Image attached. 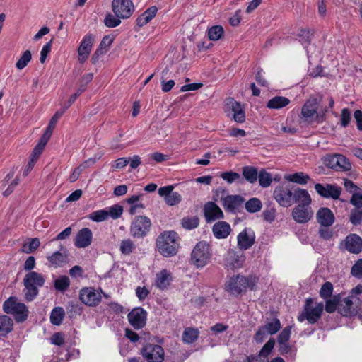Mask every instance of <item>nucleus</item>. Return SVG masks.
I'll list each match as a JSON object with an SVG mask.
<instances>
[{
  "instance_id": "nucleus-1",
  "label": "nucleus",
  "mask_w": 362,
  "mask_h": 362,
  "mask_svg": "<svg viewBox=\"0 0 362 362\" xmlns=\"http://www.w3.org/2000/svg\"><path fill=\"white\" fill-rule=\"evenodd\" d=\"M259 278L255 275H233L229 278L226 285V290L230 294L238 296L245 293L247 291L257 290Z\"/></svg>"
},
{
  "instance_id": "nucleus-2",
  "label": "nucleus",
  "mask_w": 362,
  "mask_h": 362,
  "mask_svg": "<svg viewBox=\"0 0 362 362\" xmlns=\"http://www.w3.org/2000/svg\"><path fill=\"white\" fill-rule=\"evenodd\" d=\"M178 235L175 231L161 233L156 240L159 252L164 257H172L177 254L179 248Z\"/></svg>"
},
{
  "instance_id": "nucleus-3",
  "label": "nucleus",
  "mask_w": 362,
  "mask_h": 362,
  "mask_svg": "<svg viewBox=\"0 0 362 362\" xmlns=\"http://www.w3.org/2000/svg\"><path fill=\"white\" fill-rule=\"evenodd\" d=\"M45 282L43 275L36 272H28L23 279V293L27 301H33L38 295V288Z\"/></svg>"
},
{
  "instance_id": "nucleus-4",
  "label": "nucleus",
  "mask_w": 362,
  "mask_h": 362,
  "mask_svg": "<svg viewBox=\"0 0 362 362\" xmlns=\"http://www.w3.org/2000/svg\"><path fill=\"white\" fill-rule=\"evenodd\" d=\"M212 257L210 245L205 241L198 242L191 253V262L197 268H203Z\"/></svg>"
},
{
  "instance_id": "nucleus-5",
  "label": "nucleus",
  "mask_w": 362,
  "mask_h": 362,
  "mask_svg": "<svg viewBox=\"0 0 362 362\" xmlns=\"http://www.w3.org/2000/svg\"><path fill=\"white\" fill-rule=\"evenodd\" d=\"M314 299L308 298L305 300L303 311L298 316V320L303 322L306 320L310 324L316 323L322 317L324 310L323 303H317L313 306Z\"/></svg>"
},
{
  "instance_id": "nucleus-6",
  "label": "nucleus",
  "mask_w": 362,
  "mask_h": 362,
  "mask_svg": "<svg viewBox=\"0 0 362 362\" xmlns=\"http://www.w3.org/2000/svg\"><path fill=\"white\" fill-rule=\"evenodd\" d=\"M3 310L7 314L14 316L18 322H24L28 314V310L25 304L19 303L15 297H10L3 304Z\"/></svg>"
},
{
  "instance_id": "nucleus-7",
  "label": "nucleus",
  "mask_w": 362,
  "mask_h": 362,
  "mask_svg": "<svg viewBox=\"0 0 362 362\" xmlns=\"http://www.w3.org/2000/svg\"><path fill=\"white\" fill-rule=\"evenodd\" d=\"M319 101L317 98L311 97L302 107L301 115L309 122L314 120L322 122L325 120V112H317Z\"/></svg>"
},
{
  "instance_id": "nucleus-8",
  "label": "nucleus",
  "mask_w": 362,
  "mask_h": 362,
  "mask_svg": "<svg viewBox=\"0 0 362 362\" xmlns=\"http://www.w3.org/2000/svg\"><path fill=\"white\" fill-rule=\"evenodd\" d=\"M323 163L336 171H349L351 169L349 160L341 154H327L324 157Z\"/></svg>"
},
{
  "instance_id": "nucleus-9",
  "label": "nucleus",
  "mask_w": 362,
  "mask_h": 362,
  "mask_svg": "<svg viewBox=\"0 0 362 362\" xmlns=\"http://www.w3.org/2000/svg\"><path fill=\"white\" fill-rule=\"evenodd\" d=\"M151 226L150 218L145 216H137L131 223L130 234L134 238H144L150 230Z\"/></svg>"
},
{
  "instance_id": "nucleus-10",
  "label": "nucleus",
  "mask_w": 362,
  "mask_h": 362,
  "mask_svg": "<svg viewBox=\"0 0 362 362\" xmlns=\"http://www.w3.org/2000/svg\"><path fill=\"white\" fill-rule=\"evenodd\" d=\"M245 255L243 251L230 249L223 257V265L228 269H238L243 267Z\"/></svg>"
},
{
  "instance_id": "nucleus-11",
  "label": "nucleus",
  "mask_w": 362,
  "mask_h": 362,
  "mask_svg": "<svg viewBox=\"0 0 362 362\" xmlns=\"http://www.w3.org/2000/svg\"><path fill=\"white\" fill-rule=\"evenodd\" d=\"M79 299L86 305L95 307L102 300V290L93 287H85L79 291Z\"/></svg>"
},
{
  "instance_id": "nucleus-12",
  "label": "nucleus",
  "mask_w": 362,
  "mask_h": 362,
  "mask_svg": "<svg viewBox=\"0 0 362 362\" xmlns=\"http://www.w3.org/2000/svg\"><path fill=\"white\" fill-rule=\"evenodd\" d=\"M274 197L282 206L288 207L293 203L292 187L288 182H284L274 191Z\"/></svg>"
},
{
  "instance_id": "nucleus-13",
  "label": "nucleus",
  "mask_w": 362,
  "mask_h": 362,
  "mask_svg": "<svg viewBox=\"0 0 362 362\" xmlns=\"http://www.w3.org/2000/svg\"><path fill=\"white\" fill-rule=\"evenodd\" d=\"M112 8L114 13L122 19L129 18L135 10L131 0H112Z\"/></svg>"
},
{
  "instance_id": "nucleus-14",
  "label": "nucleus",
  "mask_w": 362,
  "mask_h": 362,
  "mask_svg": "<svg viewBox=\"0 0 362 362\" xmlns=\"http://www.w3.org/2000/svg\"><path fill=\"white\" fill-rule=\"evenodd\" d=\"M141 352L148 362H163L164 360V350L159 345L147 344Z\"/></svg>"
},
{
  "instance_id": "nucleus-15",
  "label": "nucleus",
  "mask_w": 362,
  "mask_h": 362,
  "mask_svg": "<svg viewBox=\"0 0 362 362\" xmlns=\"http://www.w3.org/2000/svg\"><path fill=\"white\" fill-rule=\"evenodd\" d=\"M147 313L141 307L135 308L128 314L129 324L136 329L143 328L146 322Z\"/></svg>"
},
{
  "instance_id": "nucleus-16",
  "label": "nucleus",
  "mask_w": 362,
  "mask_h": 362,
  "mask_svg": "<svg viewBox=\"0 0 362 362\" xmlns=\"http://www.w3.org/2000/svg\"><path fill=\"white\" fill-rule=\"evenodd\" d=\"M281 328V323L279 319H273L272 320L267 322L264 326H262L257 330L255 339L257 342H262L266 334H274Z\"/></svg>"
},
{
  "instance_id": "nucleus-17",
  "label": "nucleus",
  "mask_w": 362,
  "mask_h": 362,
  "mask_svg": "<svg viewBox=\"0 0 362 362\" xmlns=\"http://www.w3.org/2000/svg\"><path fill=\"white\" fill-rule=\"evenodd\" d=\"M237 245L239 250L243 251L250 248L255 242V234L252 229L246 228L237 236Z\"/></svg>"
},
{
  "instance_id": "nucleus-18",
  "label": "nucleus",
  "mask_w": 362,
  "mask_h": 362,
  "mask_svg": "<svg viewBox=\"0 0 362 362\" xmlns=\"http://www.w3.org/2000/svg\"><path fill=\"white\" fill-rule=\"evenodd\" d=\"M95 36L91 33L86 34L82 39L78 49V61L83 63L91 52Z\"/></svg>"
},
{
  "instance_id": "nucleus-19",
  "label": "nucleus",
  "mask_w": 362,
  "mask_h": 362,
  "mask_svg": "<svg viewBox=\"0 0 362 362\" xmlns=\"http://www.w3.org/2000/svg\"><path fill=\"white\" fill-rule=\"evenodd\" d=\"M315 189L317 194L324 198H332L333 199H337L341 192V188L339 186L327 184L323 185L320 183L315 185Z\"/></svg>"
},
{
  "instance_id": "nucleus-20",
  "label": "nucleus",
  "mask_w": 362,
  "mask_h": 362,
  "mask_svg": "<svg viewBox=\"0 0 362 362\" xmlns=\"http://www.w3.org/2000/svg\"><path fill=\"white\" fill-rule=\"evenodd\" d=\"M174 188V185H168L158 189V194L164 198L165 203L168 206H175L182 199V197L178 192H173Z\"/></svg>"
},
{
  "instance_id": "nucleus-21",
  "label": "nucleus",
  "mask_w": 362,
  "mask_h": 362,
  "mask_svg": "<svg viewBox=\"0 0 362 362\" xmlns=\"http://www.w3.org/2000/svg\"><path fill=\"white\" fill-rule=\"evenodd\" d=\"M345 249L352 254H359L362 251V238L357 234L348 235L344 240Z\"/></svg>"
},
{
  "instance_id": "nucleus-22",
  "label": "nucleus",
  "mask_w": 362,
  "mask_h": 362,
  "mask_svg": "<svg viewBox=\"0 0 362 362\" xmlns=\"http://www.w3.org/2000/svg\"><path fill=\"white\" fill-rule=\"evenodd\" d=\"M49 266L54 268L61 267L69 262L68 252L62 246L60 251H57L47 257Z\"/></svg>"
},
{
  "instance_id": "nucleus-23",
  "label": "nucleus",
  "mask_w": 362,
  "mask_h": 362,
  "mask_svg": "<svg viewBox=\"0 0 362 362\" xmlns=\"http://www.w3.org/2000/svg\"><path fill=\"white\" fill-rule=\"evenodd\" d=\"M204 214L207 223L223 218V213L220 207L213 202H209L204 206Z\"/></svg>"
},
{
  "instance_id": "nucleus-24",
  "label": "nucleus",
  "mask_w": 362,
  "mask_h": 362,
  "mask_svg": "<svg viewBox=\"0 0 362 362\" xmlns=\"http://www.w3.org/2000/svg\"><path fill=\"white\" fill-rule=\"evenodd\" d=\"M93 239V233L90 228H83L76 234L74 240V245L78 248H86L88 247Z\"/></svg>"
},
{
  "instance_id": "nucleus-25",
  "label": "nucleus",
  "mask_w": 362,
  "mask_h": 362,
  "mask_svg": "<svg viewBox=\"0 0 362 362\" xmlns=\"http://www.w3.org/2000/svg\"><path fill=\"white\" fill-rule=\"evenodd\" d=\"M316 218L317 222L322 227H329L334 222V216L332 211L327 207L320 208L317 214Z\"/></svg>"
},
{
  "instance_id": "nucleus-26",
  "label": "nucleus",
  "mask_w": 362,
  "mask_h": 362,
  "mask_svg": "<svg viewBox=\"0 0 362 362\" xmlns=\"http://www.w3.org/2000/svg\"><path fill=\"white\" fill-rule=\"evenodd\" d=\"M243 202L244 198L240 195H228L222 199L223 207L230 211L238 209Z\"/></svg>"
},
{
  "instance_id": "nucleus-27",
  "label": "nucleus",
  "mask_w": 362,
  "mask_h": 362,
  "mask_svg": "<svg viewBox=\"0 0 362 362\" xmlns=\"http://www.w3.org/2000/svg\"><path fill=\"white\" fill-rule=\"evenodd\" d=\"M313 211L311 206H296V222L308 223L313 217Z\"/></svg>"
},
{
  "instance_id": "nucleus-28",
  "label": "nucleus",
  "mask_w": 362,
  "mask_h": 362,
  "mask_svg": "<svg viewBox=\"0 0 362 362\" xmlns=\"http://www.w3.org/2000/svg\"><path fill=\"white\" fill-rule=\"evenodd\" d=\"M353 300L349 295L348 297L341 300L340 299V304L339 305V313L343 316H354L356 315V310L354 309Z\"/></svg>"
},
{
  "instance_id": "nucleus-29",
  "label": "nucleus",
  "mask_w": 362,
  "mask_h": 362,
  "mask_svg": "<svg viewBox=\"0 0 362 362\" xmlns=\"http://www.w3.org/2000/svg\"><path fill=\"white\" fill-rule=\"evenodd\" d=\"M212 231L216 238L224 239L229 235L231 228L230 224L227 222L218 221L214 225Z\"/></svg>"
},
{
  "instance_id": "nucleus-30",
  "label": "nucleus",
  "mask_w": 362,
  "mask_h": 362,
  "mask_svg": "<svg viewBox=\"0 0 362 362\" xmlns=\"http://www.w3.org/2000/svg\"><path fill=\"white\" fill-rule=\"evenodd\" d=\"M228 105L233 112V119L238 123H243L245 121V113L243 105L233 99H230Z\"/></svg>"
},
{
  "instance_id": "nucleus-31",
  "label": "nucleus",
  "mask_w": 362,
  "mask_h": 362,
  "mask_svg": "<svg viewBox=\"0 0 362 362\" xmlns=\"http://www.w3.org/2000/svg\"><path fill=\"white\" fill-rule=\"evenodd\" d=\"M171 281V273L167 269H163L156 274L155 285L157 288L163 290L170 285Z\"/></svg>"
},
{
  "instance_id": "nucleus-32",
  "label": "nucleus",
  "mask_w": 362,
  "mask_h": 362,
  "mask_svg": "<svg viewBox=\"0 0 362 362\" xmlns=\"http://www.w3.org/2000/svg\"><path fill=\"white\" fill-rule=\"evenodd\" d=\"M158 8L156 6H153L146 10L141 15H140L136 21V25L139 27H143L148 23L156 15Z\"/></svg>"
},
{
  "instance_id": "nucleus-33",
  "label": "nucleus",
  "mask_w": 362,
  "mask_h": 362,
  "mask_svg": "<svg viewBox=\"0 0 362 362\" xmlns=\"http://www.w3.org/2000/svg\"><path fill=\"white\" fill-rule=\"evenodd\" d=\"M311 197L306 189L296 188V206H310Z\"/></svg>"
},
{
  "instance_id": "nucleus-34",
  "label": "nucleus",
  "mask_w": 362,
  "mask_h": 362,
  "mask_svg": "<svg viewBox=\"0 0 362 362\" xmlns=\"http://www.w3.org/2000/svg\"><path fill=\"white\" fill-rule=\"evenodd\" d=\"M290 102V100L286 97L275 96L267 102L266 106L269 109L279 110L287 106Z\"/></svg>"
},
{
  "instance_id": "nucleus-35",
  "label": "nucleus",
  "mask_w": 362,
  "mask_h": 362,
  "mask_svg": "<svg viewBox=\"0 0 362 362\" xmlns=\"http://www.w3.org/2000/svg\"><path fill=\"white\" fill-rule=\"evenodd\" d=\"M314 31L310 28H302L297 35L298 41L301 45L307 48L311 42Z\"/></svg>"
},
{
  "instance_id": "nucleus-36",
  "label": "nucleus",
  "mask_w": 362,
  "mask_h": 362,
  "mask_svg": "<svg viewBox=\"0 0 362 362\" xmlns=\"http://www.w3.org/2000/svg\"><path fill=\"white\" fill-rule=\"evenodd\" d=\"M13 320L7 315L0 316V336L5 337L13 330Z\"/></svg>"
},
{
  "instance_id": "nucleus-37",
  "label": "nucleus",
  "mask_w": 362,
  "mask_h": 362,
  "mask_svg": "<svg viewBox=\"0 0 362 362\" xmlns=\"http://www.w3.org/2000/svg\"><path fill=\"white\" fill-rule=\"evenodd\" d=\"M291 334L290 329L285 328L279 334L278 337V343L279 344V351L281 353L287 352L288 351V346L287 341L289 339Z\"/></svg>"
},
{
  "instance_id": "nucleus-38",
  "label": "nucleus",
  "mask_w": 362,
  "mask_h": 362,
  "mask_svg": "<svg viewBox=\"0 0 362 362\" xmlns=\"http://www.w3.org/2000/svg\"><path fill=\"white\" fill-rule=\"evenodd\" d=\"M341 294H337L332 298L325 300V310L328 313H332L336 310L339 311V305L340 304Z\"/></svg>"
},
{
  "instance_id": "nucleus-39",
  "label": "nucleus",
  "mask_w": 362,
  "mask_h": 362,
  "mask_svg": "<svg viewBox=\"0 0 362 362\" xmlns=\"http://www.w3.org/2000/svg\"><path fill=\"white\" fill-rule=\"evenodd\" d=\"M65 316V312L63 308H54L50 314V322L54 325H59L62 324Z\"/></svg>"
},
{
  "instance_id": "nucleus-40",
  "label": "nucleus",
  "mask_w": 362,
  "mask_h": 362,
  "mask_svg": "<svg viewBox=\"0 0 362 362\" xmlns=\"http://www.w3.org/2000/svg\"><path fill=\"white\" fill-rule=\"evenodd\" d=\"M257 169L252 166H246L243 168V175L250 183H255L258 177Z\"/></svg>"
},
{
  "instance_id": "nucleus-41",
  "label": "nucleus",
  "mask_w": 362,
  "mask_h": 362,
  "mask_svg": "<svg viewBox=\"0 0 362 362\" xmlns=\"http://www.w3.org/2000/svg\"><path fill=\"white\" fill-rule=\"evenodd\" d=\"M245 207L249 213H256L262 209V203L259 199L252 197L245 202Z\"/></svg>"
},
{
  "instance_id": "nucleus-42",
  "label": "nucleus",
  "mask_w": 362,
  "mask_h": 362,
  "mask_svg": "<svg viewBox=\"0 0 362 362\" xmlns=\"http://www.w3.org/2000/svg\"><path fill=\"white\" fill-rule=\"evenodd\" d=\"M136 249V245L130 238L124 239L121 241L119 251L124 255H129Z\"/></svg>"
},
{
  "instance_id": "nucleus-43",
  "label": "nucleus",
  "mask_w": 362,
  "mask_h": 362,
  "mask_svg": "<svg viewBox=\"0 0 362 362\" xmlns=\"http://www.w3.org/2000/svg\"><path fill=\"white\" fill-rule=\"evenodd\" d=\"M199 331L194 328H187L182 334V340L186 344H192L199 337Z\"/></svg>"
},
{
  "instance_id": "nucleus-44",
  "label": "nucleus",
  "mask_w": 362,
  "mask_h": 362,
  "mask_svg": "<svg viewBox=\"0 0 362 362\" xmlns=\"http://www.w3.org/2000/svg\"><path fill=\"white\" fill-rule=\"evenodd\" d=\"M70 286V279L67 276H60L54 281V286L58 291L64 293Z\"/></svg>"
},
{
  "instance_id": "nucleus-45",
  "label": "nucleus",
  "mask_w": 362,
  "mask_h": 362,
  "mask_svg": "<svg viewBox=\"0 0 362 362\" xmlns=\"http://www.w3.org/2000/svg\"><path fill=\"white\" fill-rule=\"evenodd\" d=\"M257 179L259 185L263 188L270 186L272 182V175L264 169H262L259 172Z\"/></svg>"
},
{
  "instance_id": "nucleus-46",
  "label": "nucleus",
  "mask_w": 362,
  "mask_h": 362,
  "mask_svg": "<svg viewBox=\"0 0 362 362\" xmlns=\"http://www.w3.org/2000/svg\"><path fill=\"white\" fill-rule=\"evenodd\" d=\"M207 34L209 40L216 41L223 37L224 30L221 25H214L208 30Z\"/></svg>"
},
{
  "instance_id": "nucleus-47",
  "label": "nucleus",
  "mask_w": 362,
  "mask_h": 362,
  "mask_svg": "<svg viewBox=\"0 0 362 362\" xmlns=\"http://www.w3.org/2000/svg\"><path fill=\"white\" fill-rule=\"evenodd\" d=\"M199 222L197 216H187L181 220V225L186 230H192L199 226Z\"/></svg>"
},
{
  "instance_id": "nucleus-48",
  "label": "nucleus",
  "mask_w": 362,
  "mask_h": 362,
  "mask_svg": "<svg viewBox=\"0 0 362 362\" xmlns=\"http://www.w3.org/2000/svg\"><path fill=\"white\" fill-rule=\"evenodd\" d=\"M275 345V341L274 339H270L262 348L259 351L258 356L257 357V360H262V358H268V356L270 354L272 351L274 346Z\"/></svg>"
},
{
  "instance_id": "nucleus-49",
  "label": "nucleus",
  "mask_w": 362,
  "mask_h": 362,
  "mask_svg": "<svg viewBox=\"0 0 362 362\" xmlns=\"http://www.w3.org/2000/svg\"><path fill=\"white\" fill-rule=\"evenodd\" d=\"M333 288L332 284L329 281H326L322 285L320 289V296L324 300L330 298L333 293Z\"/></svg>"
},
{
  "instance_id": "nucleus-50",
  "label": "nucleus",
  "mask_w": 362,
  "mask_h": 362,
  "mask_svg": "<svg viewBox=\"0 0 362 362\" xmlns=\"http://www.w3.org/2000/svg\"><path fill=\"white\" fill-rule=\"evenodd\" d=\"M105 211L107 213V218L110 217L112 219H117L122 216L123 208L120 205L115 204L110 207L106 208Z\"/></svg>"
},
{
  "instance_id": "nucleus-51",
  "label": "nucleus",
  "mask_w": 362,
  "mask_h": 362,
  "mask_svg": "<svg viewBox=\"0 0 362 362\" xmlns=\"http://www.w3.org/2000/svg\"><path fill=\"white\" fill-rule=\"evenodd\" d=\"M31 52L29 50L25 51L16 62V68L20 70L24 69L31 60Z\"/></svg>"
},
{
  "instance_id": "nucleus-52",
  "label": "nucleus",
  "mask_w": 362,
  "mask_h": 362,
  "mask_svg": "<svg viewBox=\"0 0 362 362\" xmlns=\"http://www.w3.org/2000/svg\"><path fill=\"white\" fill-rule=\"evenodd\" d=\"M88 217L95 222H101L107 219V213L105 209L97 210L90 213Z\"/></svg>"
},
{
  "instance_id": "nucleus-53",
  "label": "nucleus",
  "mask_w": 362,
  "mask_h": 362,
  "mask_svg": "<svg viewBox=\"0 0 362 362\" xmlns=\"http://www.w3.org/2000/svg\"><path fill=\"white\" fill-rule=\"evenodd\" d=\"M168 71V69L166 67L161 74L162 90L165 93L169 92L175 86V81L173 80L165 81V77L167 75Z\"/></svg>"
},
{
  "instance_id": "nucleus-54",
  "label": "nucleus",
  "mask_w": 362,
  "mask_h": 362,
  "mask_svg": "<svg viewBox=\"0 0 362 362\" xmlns=\"http://www.w3.org/2000/svg\"><path fill=\"white\" fill-rule=\"evenodd\" d=\"M120 18H118L115 14L114 16L111 13H108L104 19V23L108 28H115L121 23Z\"/></svg>"
},
{
  "instance_id": "nucleus-55",
  "label": "nucleus",
  "mask_w": 362,
  "mask_h": 362,
  "mask_svg": "<svg viewBox=\"0 0 362 362\" xmlns=\"http://www.w3.org/2000/svg\"><path fill=\"white\" fill-rule=\"evenodd\" d=\"M362 220V209L355 208L351 211L350 221L356 226L361 223Z\"/></svg>"
},
{
  "instance_id": "nucleus-56",
  "label": "nucleus",
  "mask_w": 362,
  "mask_h": 362,
  "mask_svg": "<svg viewBox=\"0 0 362 362\" xmlns=\"http://www.w3.org/2000/svg\"><path fill=\"white\" fill-rule=\"evenodd\" d=\"M220 177L228 184H232L235 180H238L240 177V175L238 173L229 171L222 173L220 175Z\"/></svg>"
},
{
  "instance_id": "nucleus-57",
  "label": "nucleus",
  "mask_w": 362,
  "mask_h": 362,
  "mask_svg": "<svg viewBox=\"0 0 362 362\" xmlns=\"http://www.w3.org/2000/svg\"><path fill=\"white\" fill-rule=\"evenodd\" d=\"M113 42V37L110 35H105L101 40L98 49L105 54Z\"/></svg>"
},
{
  "instance_id": "nucleus-58",
  "label": "nucleus",
  "mask_w": 362,
  "mask_h": 362,
  "mask_svg": "<svg viewBox=\"0 0 362 362\" xmlns=\"http://www.w3.org/2000/svg\"><path fill=\"white\" fill-rule=\"evenodd\" d=\"M351 274L353 276L361 279L362 278V259L357 260L352 266Z\"/></svg>"
},
{
  "instance_id": "nucleus-59",
  "label": "nucleus",
  "mask_w": 362,
  "mask_h": 362,
  "mask_svg": "<svg viewBox=\"0 0 362 362\" xmlns=\"http://www.w3.org/2000/svg\"><path fill=\"white\" fill-rule=\"evenodd\" d=\"M350 203L355 206V208L362 209V190L358 192H354Z\"/></svg>"
},
{
  "instance_id": "nucleus-60",
  "label": "nucleus",
  "mask_w": 362,
  "mask_h": 362,
  "mask_svg": "<svg viewBox=\"0 0 362 362\" xmlns=\"http://www.w3.org/2000/svg\"><path fill=\"white\" fill-rule=\"evenodd\" d=\"M64 110H58L55 112L53 117L51 118L49 124L46 129L49 130L51 132H53L58 119L64 115Z\"/></svg>"
},
{
  "instance_id": "nucleus-61",
  "label": "nucleus",
  "mask_w": 362,
  "mask_h": 362,
  "mask_svg": "<svg viewBox=\"0 0 362 362\" xmlns=\"http://www.w3.org/2000/svg\"><path fill=\"white\" fill-rule=\"evenodd\" d=\"M276 209L274 208H269L267 209H265L262 215L264 221L272 223L273 222L276 218Z\"/></svg>"
},
{
  "instance_id": "nucleus-62",
  "label": "nucleus",
  "mask_w": 362,
  "mask_h": 362,
  "mask_svg": "<svg viewBox=\"0 0 362 362\" xmlns=\"http://www.w3.org/2000/svg\"><path fill=\"white\" fill-rule=\"evenodd\" d=\"M52 46V40H51L48 42H47L42 47L41 52H40V61L42 64H43L48 55V54L51 52Z\"/></svg>"
},
{
  "instance_id": "nucleus-63",
  "label": "nucleus",
  "mask_w": 362,
  "mask_h": 362,
  "mask_svg": "<svg viewBox=\"0 0 362 362\" xmlns=\"http://www.w3.org/2000/svg\"><path fill=\"white\" fill-rule=\"evenodd\" d=\"M310 177L303 172H296V184L305 185L310 180Z\"/></svg>"
},
{
  "instance_id": "nucleus-64",
  "label": "nucleus",
  "mask_w": 362,
  "mask_h": 362,
  "mask_svg": "<svg viewBox=\"0 0 362 362\" xmlns=\"http://www.w3.org/2000/svg\"><path fill=\"white\" fill-rule=\"evenodd\" d=\"M351 120V113L349 109L344 108L341 113V125L346 127L349 125Z\"/></svg>"
}]
</instances>
